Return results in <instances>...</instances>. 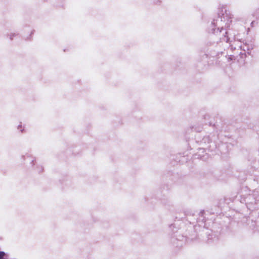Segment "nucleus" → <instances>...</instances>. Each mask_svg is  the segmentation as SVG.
<instances>
[{
  "mask_svg": "<svg viewBox=\"0 0 259 259\" xmlns=\"http://www.w3.org/2000/svg\"><path fill=\"white\" fill-rule=\"evenodd\" d=\"M4 255V253L3 252H0V259H2Z\"/></svg>",
  "mask_w": 259,
  "mask_h": 259,
  "instance_id": "obj_1",
  "label": "nucleus"
}]
</instances>
